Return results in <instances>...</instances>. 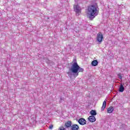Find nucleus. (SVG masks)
<instances>
[{
	"instance_id": "f3484780",
	"label": "nucleus",
	"mask_w": 130,
	"mask_h": 130,
	"mask_svg": "<svg viewBox=\"0 0 130 130\" xmlns=\"http://www.w3.org/2000/svg\"><path fill=\"white\" fill-rule=\"evenodd\" d=\"M75 2H77V0H75Z\"/></svg>"
},
{
	"instance_id": "f03ea898",
	"label": "nucleus",
	"mask_w": 130,
	"mask_h": 130,
	"mask_svg": "<svg viewBox=\"0 0 130 130\" xmlns=\"http://www.w3.org/2000/svg\"><path fill=\"white\" fill-rule=\"evenodd\" d=\"M99 13V8L97 5H91L86 10V14L90 20H93Z\"/></svg>"
},
{
	"instance_id": "6e6552de",
	"label": "nucleus",
	"mask_w": 130,
	"mask_h": 130,
	"mask_svg": "<svg viewBox=\"0 0 130 130\" xmlns=\"http://www.w3.org/2000/svg\"><path fill=\"white\" fill-rule=\"evenodd\" d=\"M123 91H124V87H123V85H122V84H121L119 88V91L122 92H123Z\"/></svg>"
},
{
	"instance_id": "7ed1b4c3",
	"label": "nucleus",
	"mask_w": 130,
	"mask_h": 130,
	"mask_svg": "<svg viewBox=\"0 0 130 130\" xmlns=\"http://www.w3.org/2000/svg\"><path fill=\"white\" fill-rule=\"evenodd\" d=\"M74 11L76 13V15L77 16H79L80 15V14H81V7H80V6H79V5L78 4H75L74 6Z\"/></svg>"
},
{
	"instance_id": "1a4fd4ad",
	"label": "nucleus",
	"mask_w": 130,
	"mask_h": 130,
	"mask_svg": "<svg viewBox=\"0 0 130 130\" xmlns=\"http://www.w3.org/2000/svg\"><path fill=\"white\" fill-rule=\"evenodd\" d=\"M90 114L91 116H95V115H97V113L96 112V111L92 110L90 111Z\"/></svg>"
},
{
	"instance_id": "dca6fc26",
	"label": "nucleus",
	"mask_w": 130,
	"mask_h": 130,
	"mask_svg": "<svg viewBox=\"0 0 130 130\" xmlns=\"http://www.w3.org/2000/svg\"><path fill=\"white\" fill-rule=\"evenodd\" d=\"M53 128V125H51L49 126V128L50 129H52V128Z\"/></svg>"
},
{
	"instance_id": "9d476101",
	"label": "nucleus",
	"mask_w": 130,
	"mask_h": 130,
	"mask_svg": "<svg viewBox=\"0 0 130 130\" xmlns=\"http://www.w3.org/2000/svg\"><path fill=\"white\" fill-rule=\"evenodd\" d=\"M98 61H97V60H94L91 62V66H92V67H96V66H98Z\"/></svg>"
},
{
	"instance_id": "f257e3e1",
	"label": "nucleus",
	"mask_w": 130,
	"mask_h": 130,
	"mask_svg": "<svg viewBox=\"0 0 130 130\" xmlns=\"http://www.w3.org/2000/svg\"><path fill=\"white\" fill-rule=\"evenodd\" d=\"M70 72L67 73L69 77H72V75H73L74 78H77L79 76V73H82L84 72V69L78 64L77 61L74 60V62H72V66L70 69Z\"/></svg>"
},
{
	"instance_id": "423d86ee",
	"label": "nucleus",
	"mask_w": 130,
	"mask_h": 130,
	"mask_svg": "<svg viewBox=\"0 0 130 130\" xmlns=\"http://www.w3.org/2000/svg\"><path fill=\"white\" fill-rule=\"evenodd\" d=\"M88 120L90 122H95L96 121V118L94 116H90L88 117Z\"/></svg>"
},
{
	"instance_id": "9b49d317",
	"label": "nucleus",
	"mask_w": 130,
	"mask_h": 130,
	"mask_svg": "<svg viewBox=\"0 0 130 130\" xmlns=\"http://www.w3.org/2000/svg\"><path fill=\"white\" fill-rule=\"evenodd\" d=\"M114 109H113V107H110L108 110H107V111H108V113H112V112H113V110Z\"/></svg>"
},
{
	"instance_id": "39448f33",
	"label": "nucleus",
	"mask_w": 130,
	"mask_h": 130,
	"mask_svg": "<svg viewBox=\"0 0 130 130\" xmlns=\"http://www.w3.org/2000/svg\"><path fill=\"white\" fill-rule=\"evenodd\" d=\"M78 122L81 125H85V124H86L87 121H86V120L85 119L81 118L78 120Z\"/></svg>"
},
{
	"instance_id": "4468645a",
	"label": "nucleus",
	"mask_w": 130,
	"mask_h": 130,
	"mask_svg": "<svg viewBox=\"0 0 130 130\" xmlns=\"http://www.w3.org/2000/svg\"><path fill=\"white\" fill-rule=\"evenodd\" d=\"M117 76L120 80H122V76H121V74H120V73L118 74Z\"/></svg>"
},
{
	"instance_id": "ddd939ff",
	"label": "nucleus",
	"mask_w": 130,
	"mask_h": 130,
	"mask_svg": "<svg viewBox=\"0 0 130 130\" xmlns=\"http://www.w3.org/2000/svg\"><path fill=\"white\" fill-rule=\"evenodd\" d=\"M106 108V101H104V102L103 103V106L102 107V110H104Z\"/></svg>"
},
{
	"instance_id": "20e7f679",
	"label": "nucleus",
	"mask_w": 130,
	"mask_h": 130,
	"mask_svg": "<svg viewBox=\"0 0 130 130\" xmlns=\"http://www.w3.org/2000/svg\"><path fill=\"white\" fill-rule=\"evenodd\" d=\"M103 40V35L101 32H99L96 36V41L99 43H101Z\"/></svg>"
},
{
	"instance_id": "0eeeda50",
	"label": "nucleus",
	"mask_w": 130,
	"mask_h": 130,
	"mask_svg": "<svg viewBox=\"0 0 130 130\" xmlns=\"http://www.w3.org/2000/svg\"><path fill=\"white\" fill-rule=\"evenodd\" d=\"M71 130H78L79 129V125L77 124H73L71 127Z\"/></svg>"
},
{
	"instance_id": "2eb2a0df",
	"label": "nucleus",
	"mask_w": 130,
	"mask_h": 130,
	"mask_svg": "<svg viewBox=\"0 0 130 130\" xmlns=\"http://www.w3.org/2000/svg\"><path fill=\"white\" fill-rule=\"evenodd\" d=\"M58 130H66V128H64L63 126H61L59 128Z\"/></svg>"
},
{
	"instance_id": "a211bd4d",
	"label": "nucleus",
	"mask_w": 130,
	"mask_h": 130,
	"mask_svg": "<svg viewBox=\"0 0 130 130\" xmlns=\"http://www.w3.org/2000/svg\"><path fill=\"white\" fill-rule=\"evenodd\" d=\"M126 86H127V84H126Z\"/></svg>"
},
{
	"instance_id": "f8f14e48",
	"label": "nucleus",
	"mask_w": 130,
	"mask_h": 130,
	"mask_svg": "<svg viewBox=\"0 0 130 130\" xmlns=\"http://www.w3.org/2000/svg\"><path fill=\"white\" fill-rule=\"evenodd\" d=\"M65 125L66 127H70V126H72V122L68 121L67 123H66Z\"/></svg>"
}]
</instances>
